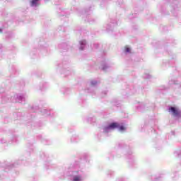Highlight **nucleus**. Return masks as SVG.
Instances as JSON below:
<instances>
[{"instance_id":"obj_7","label":"nucleus","mask_w":181,"mask_h":181,"mask_svg":"<svg viewBox=\"0 0 181 181\" xmlns=\"http://www.w3.org/2000/svg\"><path fill=\"white\" fill-rule=\"evenodd\" d=\"M81 45H86V40L81 41Z\"/></svg>"},{"instance_id":"obj_5","label":"nucleus","mask_w":181,"mask_h":181,"mask_svg":"<svg viewBox=\"0 0 181 181\" xmlns=\"http://www.w3.org/2000/svg\"><path fill=\"white\" fill-rule=\"evenodd\" d=\"M124 50L126 53H129L131 52V48L128 47V46H126Z\"/></svg>"},{"instance_id":"obj_4","label":"nucleus","mask_w":181,"mask_h":181,"mask_svg":"<svg viewBox=\"0 0 181 181\" xmlns=\"http://www.w3.org/2000/svg\"><path fill=\"white\" fill-rule=\"evenodd\" d=\"M38 1L39 0H32L31 6H35V5H37Z\"/></svg>"},{"instance_id":"obj_3","label":"nucleus","mask_w":181,"mask_h":181,"mask_svg":"<svg viewBox=\"0 0 181 181\" xmlns=\"http://www.w3.org/2000/svg\"><path fill=\"white\" fill-rule=\"evenodd\" d=\"M81 176L78 175L74 177V181H81Z\"/></svg>"},{"instance_id":"obj_2","label":"nucleus","mask_w":181,"mask_h":181,"mask_svg":"<svg viewBox=\"0 0 181 181\" xmlns=\"http://www.w3.org/2000/svg\"><path fill=\"white\" fill-rule=\"evenodd\" d=\"M169 112H173V115H179V114H180V112H179V110L173 107H170Z\"/></svg>"},{"instance_id":"obj_6","label":"nucleus","mask_w":181,"mask_h":181,"mask_svg":"<svg viewBox=\"0 0 181 181\" xmlns=\"http://www.w3.org/2000/svg\"><path fill=\"white\" fill-rule=\"evenodd\" d=\"M117 128H119V131H125V129H126L125 127L119 126V127H117Z\"/></svg>"},{"instance_id":"obj_1","label":"nucleus","mask_w":181,"mask_h":181,"mask_svg":"<svg viewBox=\"0 0 181 181\" xmlns=\"http://www.w3.org/2000/svg\"><path fill=\"white\" fill-rule=\"evenodd\" d=\"M115 128H119V124L117 122L111 123L108 127L105 128V131L107 132L108 129H115Z\"/></svg>"}]
</instances>
